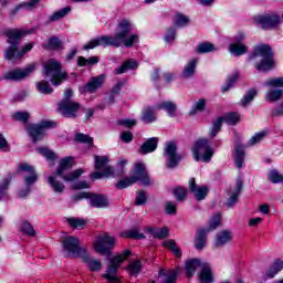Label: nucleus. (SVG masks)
Instances as JSON below:
<instances>
[{
    "mask_svg": "<svg viewBox=\"0 0 283 283\" xmlns=\"http://www.w3.org/2000/svg\"><path fill=\"white\" fill-rule=\"evenodd\" d=\"M114 176V168H106V171H94L91 175L92 180H101V178H112Z\"/></svg>",
    "mask_w": 283,
    "mask_h": 283,
    "instance_id": "42",
    "label": "nucleus"
},
{
    "mask_svg": "<svg viewBox=\"0 0 283 283\" xmlns=\"http://www.w3.org/2000/svg\"><path fill=\"white\" fill-rule=\"evenodd\" d=\"M145 202H147V195L145 193V191L137 192V196L135 198V205L140 206L145 205Z\"/></svg>",
    "mask_w": 283,
    "mask_h": 283,
    "instance_id": "64",
    "label": "nucleus"
},
{
    "mask_svg": "<svg viewBox=\"0 0 283 283\" xmlns=\"http://www.w3.org/2000/svg\"><path fill=\"white\" fill-rule=\"evenodd\" d=\"M269 180L273 182V185H277L283 181V176L277 170H272L269 174Z\"/></svg>",
    "mask_w": 283,
    "mask_h": 283,
    "instance_id": "59",
    "label": "nucleus"
},
{
    "mask_svg": "<svg viewBox=\"0 0 283 283\" xmlns=\"http://www.w3.org/2000/svg\"><path fill=\"white\" fill-rule=\"evenodd\" d=\"M283 269V261L277 259L276 261H274V263L270 266V269L268 270V272L265 273V276L269 280H272V277H274L275 275H277V273H280V271H282Z\"/></svg>",
    "mask_w": 283,
    "mask_h": 283,
    "instance_id": "28",
    "label": "nucleus"
},
{
    "mask_svg": "<svg viewBox=\"0 0 283 283\" xmlns=\"http://www.w3.org/2000/svg\"><path fill=\"white\" fill-rule=\"evenodd\" d=\"M188 189H189L190 193H192L195 196V198H197V200H199V201L205 200V198H207V196H209V187L198 186V184H196V178H191L189 180Z\"/></svg>",
    "mask_w": 283,
    "mask_h": 283,
    "instance_id": "15",
    "label": "nucleus"
},
{
    "mask_svg": "<svg viewBox=\"0 0 283 283\" xmlns=\"http://www.w3.org/2000/svg\"><path fill=\"white\" fill-rule=\"evenodd\" d=\"M38 153L44 156L46 160H56V154L54 151L43 147V148H38Z\"/></svg>",
    "mask_w": 283,
    "mask_h": 283,
    "instance_id": "57",
    "label": "nucleus"
},
{
    "mask_svg": "<svg viewBox=\"0 0 283 283\" xmlns=\"http://www.w3.org/2000/svg\"><path fill=\"white\" fill-rule=\"evenodd\" d=\"M118 32L115 36L103 35L101 38L91 40L87 44L83 46V50H94V48H98V45L112 46V48H120V45H125V48H132L138 35L132 34V22L127 19H123L117 24ZM132 34V35H129Z\"/></svg>",
    "mask_w": 283,
    "mask_h": 283,
    "instance_id": "1",
    "label": "nucleus"
},
{
    "mask_svg": "<svg viewBox=\"0 0 283 283\" xmlns=\"http://www.w3.org/2000/svg\"><path fill=\"white\" fill-rule=\"evenodd\" d=\"M75 143H84L92 147V145H94V138L90 137V135L78 133L75 135Z\"/></svg>",
    "mask_w": 283,
    "mask_h": 283,
    "instance_id": "47",
    "label": "nucleus"
},
{
    "mask_svg": "<svg viewBox=\"0 0 283 283\" xmlns=\"http://www.w3.org/2000/svg\"><path fill=\"white\" fill-rule=\"evenodd\" d=\"M196 65H198V59H192L190 62H188L182 71V77L191 78V76L196 74Z\"/></svg>",
    "mask_w": 283,
    "mask_h": 283,
    "instance_id": "31",
    "label": "nucleus"
},
{
    "mask_svg": "<svg viewBox=\"0 0 283 283\" xmlns=\"http://www.w3.org/2000/svg\"><path fill=\"white\" fill-rule=\"evenodd\" d=\"M207 107V99L201 98L198 102L195 103L192 108L189 112L190 116H196L198 112H205V108Z\"/></svg>",
    "mask_w": 283,
    "mask_h": 283,
    "instance_id": "44",
    "label": "nucleus"
},
{
    "mask_svg": "<svg viewBox=\"0 0 283 283\" xmlns=\"http://www.w3.org/2000/svg\"><path fill=\"white\" fill-rule=\"evenodd\" d=\"M228 125H237L240 120V114L238 113H228L224 117H222Z\"/></svg>",
    "mask_w": 283,
    "mask_h": 283,
    "instance_id": "52",
    "label": "nucleus"
},
{
    "mask_svg": "<svg viewBox=\"0 0 283 283\" xmlns=\"http://www.w3.org/2000/svg\"><path fill=\"white\" fill-rule=\"evenodd\" d=\"M95 169L97 171H107V169H114L109 166V157L95 155Z\"/></svg>",
    "mask_w": 283,
    "mask_h": 283,
    "instance_id": "22",
    "label": "nucleus"
},
{
    "mask_svg": "<svg viewBox=\"0 0 283 283\" xmlns=\"http://www.w3.org/2000/svg\"><path fill=\"white\" fill-rule=\"evenodd\" d=\"M72 167H74V157H65L60 160L56 171L49 177V185L55 193H63V191H65V185L59 181L56 177L60 176L65 182H72L74 180H78V178L85 174L83 168H78L69 175H65L67 169H72Z\"/></svg>",
    "mask_w": 283,
    "mask_h": 283,
    "instance_id": "2",
    "label": "nucleus"
},
{
    "mask_svg": "<svg viewBox=\"0 0 283 283\" xmlns=\"http://www.w3.org/2000/svg\"><path fill=\"white\" fill-rule=\"evenodd\" d=\"M199 280L201 283H213V272L211 271V266H209V264L202 263Z\"/></svg>",
    "mask_w": 283,
    "mask_h": 283,
    "instance_id": "23",
    "label": "nucleus"
},
{
    "mask_svg": "<svg viewBox=\"0 0 283 283\" xmlns=\"http://www.w3.org/2000/svg\"><path fill=\"white\" fill-rule=\"evenodd\" d=\"M157 109H165L169 116L174 118L176 116V109H178V106L174 102H161L157 104Z\"/></svg>",
    "mask_w": 283,
    "mask_h": 283,
    "instance_id": "27",
    "label": "nucleus"
},
{
    "mask_svg": "<svg viewBox=\"0 0 283 283\" xmlns=\"http://www.w3.org/2000/svg\"><path fill=\"white\" fill-rule=\"evenodd\" d=\"M44 50H59L61 48V40L59 38L53 36L49 39V42L43 45Z\"/></svg>",
    "mask_w": 283,
    "mask_h": 283,
    "instance_id": "48",
    "label": "nucleus"
},
{
    "mask_svg": "<svg viewBox=\"0 0 283 283\" xmlns=\"http://www.w3.org/2000/svg\"><path fill=\"white\" fill-rule=\"evenodd\" d=\"M90 205L91 207H96L97 209H105L109 207V200L105 195H94L91 193L90 197Z\"/></svg>",
    "mask_w": 283,
    "mask_h": 283,
    "instance_id": "16",
    "label": "nucleus"
},
{
    "mask_svg": "<svg viewBox=\"0 0 283 283\" xmlns=\"http://www.w3.org/2000/svg\"><path fill=\"white\" fill-rule=\"evenodd\" d=\"M243 185L244 184L242 182V179L237 180L234 193L228 199V203H227L228 207H233V205L238 202V198L240 197V192L242 191Z\"/></svg>",
    "mask_w": 283,
    "mask_h": 283,
    "instance_id": "30",
    "label": "nucleus"
},
{
    "mask_svg": "<svg viewBox=\"0 0 283 283\" xmlns=\"http://www.w3.org/2000/svg\"><path fill=\"white\" fill-rule=\"evenodd\" d=\"M230 52L234 54V56H242V54H247V46L240 42L230 44Z\"/></svg>",
    "mask_w": 283,
    "mask_h": 283,
    "instance_id": "39",
    "label": "nucleus"
},
{
    "mask_svg": "<svg viewBox=\"0 0 283 283\" xmlns=\"http://www.w3.org/2000/svg\"><path fill=\"white\" fill-rule=\"evenodd\" d=\"M254 22L261 25L262 30H275L280 25L277 13H264L254 17Z\"/></svg>",
    "mask_w": 283,
    "mask_h": 283,
    "instance_id": "12",
    "label": "nucleus"
},
{
    "mask_svg": "<svg viewBox=\"0 0 283 283\" xmlns=\"http://www.w3.org/2000/svg\"><path fill=\"white\" fill-rule=\"evenodd\" d=\"M209 52H216V45L211 42H202L197 46L198 54H208Z\"/></svg>",
    "mask_w": 283,
    "mask_h": 283,
    "instance_id": "41",
    "label": "nucleus"
},
{
    "mask_svg": "<svg viewBox=\"0 0 283 283\" xmlns=\"http://www.w3.org/2000/svg\"><path fill=\"white\" fill-rule=\"evenodd\" d=\"M93 247L99 255H112V249L116 247V240L109 234H104L94 242Z\"/></svg>",
    "mask_w": 283,
    "mask_h": 283,
    "instance_id": "11",
    "label": "nucleus"
},
{
    "mask_svg": "<svg viewBox=\"0 0 283 283\" xmlns=\"http://www.w3.org/2000/svg\"><path fill=\"white\" fill-rule=\"evenodd\" d=\"M187 193H189V190L184 187H178L174 191V196L177 200H179V202L185 201V199L187 198Z\"/></svg>",
    "mask_w": 283,
    "mask_h": 283,
    "instance_id": "51",
    "label": "nucleus"
},
{
    "mask_svg": "<svg viewBox=\"0 0 283 283\" xmlns=\"http://www.w3.org/2000/svg\"><path fill=\"white\" fill-rule=\"evenodd\" d=\"M167 235H169V230L167 228H160L154 232V237L158 238L159 240H165Z\"/></svg>",
    "mask_w": 283,
    "mask_h": 283,
    "instance_id": "62",
    "label": "nucleus"
},
{
    "mask_svg": "<svg viewBox=\"0 0 283 283\" xmlns=\"http://www.w3.org/2000/svg\"><path fill=\"white\" fill-rule=\"evenodd\" d=\"M70 12H72V7H66L63 8L56 12H54L51 17H50V21L54 22V21H60V19H63L64 17H67V14H70Z\"/></svg>",
    "mask_w": 283,
    "mask_h": 283,
    "instance_id": "43",
    "label": "nucleus"
},
{
    "mask_svg": "<svg viewBox=\"0 0 283 283\" xmlns=\"http://www.w3.org/2000/svg\"><path fill=\"white\" fill-rule=\"evenodd\" d=\"M142 120L144 123H155L156 120V113L151 106H147L143 109Z\"/></svg>",
    "mask_w": 283,
    "mask_h": 283,
    "instance_id": "38",
    "label": "nucleus"
},
{
    "mask_svg": "<svg viewBox=\"0 0 283 283\" xmlns=\"http://www.w3.org/2000/svg\"><path fill=\"white\" fill-rule=\"evenodd\" d=\"M44 74L51 77V83L55 87L67 81V72L61 67V62L51 60L44 64Z\"/></svg>",
    "mask_w": 283,
    "mask_h": 283,
    "instance_id": "8",
    "label": "nucleus"
},
{
    "mask_svg": "<svg viewBox=\"0 0 283 283\" xmlns=\"http://www.w3.org/2000/svg\"><path fill=\"white\" fill-rule=\"evenodd\" d=\"M192 154L197 163H200V160L210 163L211 158H213V149L209 146V140L207 139H198L192 147Z\"/></svg>",
    "mask_w": 283,
    "mask_h": 283,
    "instance_id": "9",
    "label": "nucleus"
},
{
    "mask_svg": "<svg viewBox=\"0 0 283 283\" xmlns=\"http://www.w3.org/2000/svg\"><path fill=\"white\" fill-rule=\"evenodd\" d=\"M178 146L176 142H169L166 144L165 154L167 156L166 167L174 169L178 167V163L182 160V155H178Z\"/></svg>",
    "mask_w": 283,
    "mask_h": 283,
    "instance_id": "13",
    "label": "nucleus"
},
{
    "mask_svg": "<svg viewBox=\"0 0 283 283\" xmlns=\"http://www.w3.org/2000/svg\"><path fill=\"white\" fill-rule=\"evenodd\" d=\"M22 231L27 233V235H36L34 228H32V224H30V222L28 221H24L22 223Z\"/></svg>",
    "mask_w": 283,
    "mask_h": 283,
    "instance_id": "63",
    "label": "nucleus"
},
{
    "mask_svg": "<svg viewBox=\"0 0 283 283\" xmlns=\"http://www.w3.org/2000/svg\"><path fill=\"white\" fill-rule=\"evenodd\" d=\"M13 120H18L20 123H28L30 120V113L28 112H15L12 114Z\"/></svg>",
    "mask_w": 283,
    "mask_h": 283,
    "instance_id": "53",
    "label": "nucleus"
},
{
    "mask_svg": "<svg viewBox=\"0 0 283 283\" xmlns=\"http://www.w3.org/2000/svg\"><path fill=\"white\" fill-rule=\"evenodd\" d=\"M40 2L41 0H29V2H22L18 4L14 10L11 11V14H17V12H19V10H21L22 8H27V10H34V8H36Z\"/></svg>",
    "mask_w": 283,
    "mask_h": 283,
    "instance_id": "35",
    "label": "nucleus"
},
{
    "mask_svg": "<svg viewBox=\"0 0 283 283\" xmlns=\"http://www.w3.org/2000/svg\"><path fill=\"white\" fill-rule=\"evenodd\" d=\"M283 96V90H270L265 94V99L269 103H276V101H280Z\"/></svg>",
    "mask_w": 283,
    "mask_h": 283,
    "instance_id": "37",
    "label": "nucleus"
},
{
    "mask_svg": "<svg viewBox=\"0 0 283 283\" xmlns=\"http://www.w3.org/2000/svg\"><path fill=\"white\" fill-rule=\"evenodd\" d=\"M132 255V251L125 250L119 255H116L109 260V264L105 274L102 275L107 283H120L118 280V270L120 269L123 262Z\"/></svg>",
    "mask_w": 283,
    "mask_h": 283,
    "instance_id": "6",
    "label": "nucleus"
},
{
    "mask_svg": "<svg viewBox=\"0 0 283 283\" xmlns=\"http://www.w3.org/2000/svg\"><path fill=\"white\" fill-rule=\"evenodd\" d=\"M34 70H36L35 64H30L25 69H14L4 73L3 78H6V81H23V78H28Z\"/></svg>",
    "mask_w": 283,
    "mask_h": 283,
    "instance_id": "14",
    "label": "nucleus"
},
{
    "mask_svg": "<svg viewBox=\"0 0 283 283\" xmlns=\"http://www.w3.org/2000/svg\"><path fill=\"white\" fill-rule=\"evenodd\" d=\"M98 61H101L99 56H92L88 59L80 56L77 59V65H78V67H85L87 65H96V63H98Z\"/></svg>",
    "mask_w": 283,
    "mask_h": 283,
    "instance_id": "40",
    "label": "nucleus"
},
{
    "mask_svg": "<svg viewBox=\"0 0 283 283\" xmlns=\"http://www.w3.org/2000/svg\"><path fill=\"white\" fill-rule=\"evenodd\" d=\"M81 259L85 264H87V268L93 272H98L101 269H103V263H101V260L92 259L90 254L86 252L82 254Z\"/></svg>",
    "mask_w": 283,
    "mask_h": 283,
    "instance_id": "18",
    "label": "nucleus"
},
{
    "mask_svg": "<svg viewBox=\"0 0 283 283\" xmlns=\"http://www.w3.org/2000/svg\"><path fill=\"white\" fill-rule=\"evenodd\" d=\"M255 59H261L260 62L254 63V67L259 72H269L275 67L273 50L269 44H260L254 48L253 53L249 56V61H255Z\"/></svg>",
    "mask_w": 283,
    "mask_h": 283,
    "instance_id": "4",
    "label": "nucleus"
},
{
    "mask_svg": "<svg viewBox=\"0 0 283 283\" xmlns=\"http://www.w3.org/2000/svg\"><path fill=\"white\" fill-rule=\"evenodd\" d=\"M233 240V234L229 230H222L218 232L217 239H216V247H224V244H228V242H231Z\"/></svg>",
    "mask_w": 283,
    "mask_h": 283,
    "instance_id": "24",
    "label": "nucleus"
},
{
    "mask_svg": "<svg viewBox=\"0 0 283 283\" xmlns=\"http://www.w3.org/2000/svg\"><path fill=\"white\" fill-rule=\"evenodd\" d=\"M142 264H140V260H137L133 263H130L128 265V271L130 273V275H138V273H140V269H142Z\"/></svg>",
    "mask_w": 283,
    "mask_h": 283,
    "instance_id": "60",
    "label": "nucleus"
},
{
    "mask_svg": "<svg viewBox=\"0 0 283 283\" xmlns=\"http://www.w3.org/2000/svg\"><path fill=\"white\" fill-rule=\"evenodd\" d=\"M255 96H258V91L255 90L248 91V93L241 99V105L243 107H247V105L251 104V102L253 101V98H255Z\"/></svg>",
    "mask_w": 283,
    "mask_h": 283,
    "instance_id": "46",
    "label": "nucleus"
},
{
    "mask_svg": "<svg viewBox=\"0 0 283 283\" xmlns=\"http://www.w3.org/2000/svg\"><path fill=\"white\" fill-rule=\"evenodd\" d=\"M265 87H283V77L270 78L264 82Z\"/></svg>",
    "mask_w": 283,
    "mask_h": 283,
    "instance_id": "56",
    "label": "nucleus"
},
{
    "mask_svg": "<svg viewBox=\"0 0 283 283\" xmlns=\"http://www.w3.org/2000/svg\"><path fill=\"white\" fill-rule=\"evenodd\" d=\"M163 247H165L166 249H169L176 258H182V251H180V248L178 247V243H176V240L174 239L166 240L163 242Z\"/></svg>",
    "mask_w": 283,
    "mask_h": 283,
    "instance_id": "26",
    "label": "nucleus"
},
{
    "mask_svg": "<svg viewBox=\"0 0 283 283\" xmlns=\"http://www.w3.org/2000/svg\"><path fill=\"white\" fill-rule=\"evenodd\" d=\"M36 90L40 91L41 94H52V92H54V90L50 87V83L45 80L36 82Z\"/></svg>",
    "mask_w": 283,
    "mask_h": 283,
    "instance_id": "45",
    "label": "nucleus"
},
{
    "mask_svg": "<svg viewBox=\"0 0 283 283\" xmlns=\"http://www.w3.org/2000/svg\"><path fill=\"white\" fill-rule=\"evenodd\" d=\"M159 275L164 277L163 283H176V279L178 277V271L177 270H160Z\"/></svg>",
    "mask_w": 283,
    "mask_h": 283,
    "instance_id": "32",
    "label": "nucleus"
},
{
    "mask_svg": "<svg viewBox=\"0 0 283 283\" xmlns=\"http://www.w3.org/2000/svg\"><path fill=\"white\" fill-rule=\"evenodd\" d=\"M63 249L67 252L69 258H82L86 253L85 248H81V241L76 237H66L63 241Z\"/></svg>",
    "mask_w": 283,
    "mask_h": 283,
    "instance_id": "10",
    "label": "nucleus"
},
{
    "mask_svg": "<svg viewBox=\"0 0 283 283\" xmlns=\"http://www.w3.org/2000/svg\"><path fill=\"white\" fill-rule=\"evenodd\" d=\"M222 123H224V118L219 117L214 123L210 132L211 138H216L218 133L222 129Z\"/></svg>",
    "mask_w": 283,
    "mask_h": 283,
    "instance_id": "49",
    "label": "nucleus"
},
{
    "mask_svg": "<svg viewBox=\"0 0 283 283\" xmlns=\"http://www.w3.org/2000/svg\"><path fill=\"white\" fill-rule=\"evenodd\" d=\"M36 170L33 168V166H30V164H19L18 166V174H27L29 176L30 174H34Z\"/></svg>",
    "mask_w": 283,
    "mask_h": 283,
    "instance_id": "55",
    "label": "nucleus"
},
{
    "mask_svg": "<svg viewBox=\"0 0 283 283\" xmlns=\"http://www.w3.org/2000/svg\"><path fill=\"white\" fill-rule=\"evenodd\" d=\"M25 34L28 32L21 29H3L0 31V36H7V43L10 45L4 52L7 61H20V59H23L21 51H19V45H21V40Z\"/></svg>",
    "mask_w": 283,
    "mask_h": 283,
    "instance_id": "3",
    "label": "nucleus"
},
{
    "mask_svg": "<svg viewBox=\"0 0 283 283\" xmlns=\"http://www.w3.org/2000/svg\"><path fill=\"white\" fill-rule=\"evenodd\" d=\"M189 23V18L182 13H177L175 17V24L178 28H182V25H187Z\"/></svg>",
    "mask_w": 283,
    "mask_h": 283,
    "instance_id": "58",
    "label": "nucleus"
},
{
    "mask_svg": "<svg viewBox=\"0 0 283 283\" xmlns=\"http://www.w3.org/2000/svg\"><path fill=\"white\" fill-rule=\"evenodd\" d=\"M120 238H129L132 240H145V234L140 233L138 229L134 228L124 232H120Z\"/></svg>",
    "mask_w": 283,
    "mask_h": 283,
    "instance_id": "33",
    "label": "nucleus"
},
{
    "mask_svg": "<svg viewBox=\"0 0 283 283\" xmlns=\"http://www.w3.org/2000/svg\"><path fill=\"white\" fill-rule=\"evenodd\" d=\"M138 181L144 185V187H149V185H151V179L149 178L147 168L143 163L135 164L133 176L120 179L115 187L116 189H127V187H132V185H136Z\"/></svg>",
    "mask_w": 283,
    "mask_h": 283,
    "instance_id": "5",
    "label": "nucleus"
},
{
    "mask_svg": "<svg viewBox=\"0 0 283 283\" xmlns=\"http://www.w3.org/2000/svg\"><path fill=\"white\" fill-rule=\"evenodd\" d=\"M36 180H39V175H36V171L31 172L30 175H27L24 177V182H25L27 187H32V185H34V182H36Z\"/></svg>",
    "mask_w": 283,
    "mask_h": 283,
    "instance_id": "61",
    "label": "nucleus"
},
{
    "mask_svg": "<svg viewBox=\"0 0 283 283\" xmlns=\"http://www.w3.org/2000/svg\"><path fill=\"white\" fill-rule=\"evenodd\" d=\"M73 94L74 92L72 88H66L64 92V99L60 102L57 107L60 114L65 116V118H76V112L81 109V104L78 102L70 99Z\"/></svg>",
    "mask_w": 283,
    "mask_h": 283,
    "instance_id": "7",
    "label": "nucleus"
},
{
    "mask_svg": "<svg viewBox=\"0 0 283 283\" xmlns=\"http://www.w3.org/2000/svg\"><path fill=\"white\" fill-rule=\"evenodd\" d=\"M221 220H222V214H221L220 212H217V213L212 217V219L210 220L208 231H214V229H216L217 227H220Z\"/></svg>",
    "mask_w": 283,
    "mask_h": 283,
    "instance_id": "50",
    "label": "nucleus"
},
{
    "mask_svg": "<svg viewBox=\"0 0 283 283\" xmlns=\"http://www.w3.org/2000/svg\"><path fill=\"white\" fill-rule=\"evenodd\" d=\"M157 147H158V138L151 137L140 146L139 154H151V151H156Z\"/></svg>",
    "mask_w": 283,
    "mask_h": 283,
    "instance_id": "20",
    "label": "nucleus"
},
{
    "mask_svg": "<svg viewBox=\"0 0 283 283\" xmlns=\"http://www.w3.org/2000/svg\"><path fill=\"white\" fill-rule=\"evenodd\" d=\"M136 67H138L136 60H127L122 66H118L115 72L116 74H125L127 70H136Z\"/></svg>",
    "mask_w": 283,
    "mask_h": 283,
    "instance_id": "36",
    "label": "nucleus"
},
{
    "mask_svg": "<svg viewBox=\"0 0 283 283\" xmlns=\"http://www.w3.org/2000/svg\"><path fill=\"white\" fill-rule=\"evenodd\" d=\"M28 134L31 136L33 143H36L43 138L44 130L41 124H29L25 126Z\"/></svg>",
    "mask_w": 283,
    "mask_h": 283,
    "instance_id": "17",
    "label": "nucleus"
},
{
    "mask_svg": "<svg viewBox=\"0 0 283 283\" xmlns=\"http://www.w3.org/2000/svg\"><path fill=\"white\" fill-rule=\"evenodd\" d=\"M104 83L105 75L93 77L92 81L86 84L85 91L90 92L91 94H94V92H96L98 87H102Z\"/></svg>",
    "mask_w": 283,
    "mask_h": 283,
    "instance_id": "21",
    "label": "nucleus"
},
{
    "mask_svg": "<svg viewBox=\"0 0 283 283\" xmlns=\"http://www.w3.org/2000/svg\"><path fill=\"white\" fill-rule=\"evenodd\" d=\"M207 233L209 230L199 229L196 233L195 247L198 251H202L207 247Z\"/></svg>",
    "mask_w": 283,
    "mask_h": 283,
    "instance_id": "19",
    "label": "nucleus"
},
{
    "mask_svg": "<svg viewBox=\"0 0 283 283\" xmlns=\"http://www.w3.org/2000/svg\"><path fill=\"white\" fill-rule=\"evenodd\" d=\"M202 269V263L198 259H192L186 262V274L188 277H192L196 270Z\"/></svg>",
    "mask_w": 283,
    "mask_h": 283,
    "instance_id": "25",
    "label": "nucleus"
},
{
    "mask_svg": "<svg viewBox=\"0 0 283 283\" xmlns=\"http://www.w3.org/2000/svg\"><path fill=\"white\" fill-rule=\"evenodd\" d=\"M66 222L72 229H85V226L87 224V220L74 217L67 218Z\"/></svg>",
    "mask_w": 283,
    "mask_h": 283,
    "instance_id": "34",
    "label": "nucleus"
},
{
    "mask_svg": "<svg viewBox=\"0 0 283 283\" xmlns=\"http://www.w3.org/2000/svg\"><path fill=\"white\" fill-rule=\"evenodd\" d=\"M238 78H240V75L238 73H233L229 78H228V84L222 87L221 92L224 94V92H229L232 87L233 84L238 82Z\"/></svg>",
    "mask_w": 283,
    "mask_h": 283,
    "instance_id": "54",
    "label": "nucleus"
},
{
    "mask_svg": "<svg viewBox=\"0 0 283 283\" xmlns=\"http://www.w3.org/2000/svg\"><path fill=\"white\" fill-rule=\"evenodd\" d=\"M234 163L239 169H242V165L244 164V146L241 144H235Z\"/></svg>",
    "mask_w": 283,
    "mask_h": 283,
    "instance_id": "29",
    "label": "nucleus"
}]
</instances>
